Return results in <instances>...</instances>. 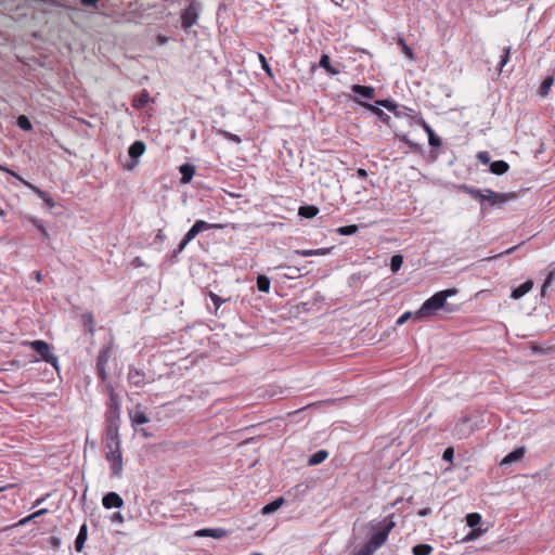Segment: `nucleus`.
<instances>
[{
  "label": "nucleus",
  "mask_w": 555,
  "mask_h": 555,
  "mask_svg": "<svg viewBox=\"0 0 555 555\" xmlns=\"http://www.w3.org/2000/svg\"><path fill=\"white\" fill-rule=\"evenodd\" d=\"M208 296L209 298L211 299V301L214 302V305L216 306V309H219L221 307V305L225 301L224 299H222L221 297H219L217 294H215L214 292H209L208 293Z\"/></svg>",
  "instance_id": "nucleus-45"
},
{
  "label": "nucleus",
  "mask_w": 555,
  "mask_h": 555,
  "mask_svg": "<svg viewBox=\"0 0 555 555\" xmlns=\"http://www.w3.org/2000/svg\"><path fill=\"white\" fill-rule=\"evenodd\" d=\"M1 371H2V370L0 369V372H1Z\"/></svg>",
  "instance_id": "nucleus-64"
},
{
  "label": "nucleus",
  "mask_w": 555,
  "mask_h": 555,
  "mask_svg": "<svg viewBox=\"0 0 555 555\" xmlns=\"http://www.w3.org/2000/svg\"><path fill=\"white\" fill-rule=\"evenodd\" d=\"M554 85V78L552 76H548L546 77L541 86H540V89H539V94L542 96V98H545L546 95H548L550 91H551V88L552 86Z\"/></svg>",
  "instance_id": "nucleus-31"
},
{
  "label": "nucleus",
  "mask_w": 555,
  "mask_h": 555,
  "mask_svg": "<svg viewBox=\"0 0 555 555\" xmlns=\"http://www.w3.org/2000/svg\"><path fill=\"white\" fill-rule=\"evenodd\" d=\"M318 214H319V208L313 205L300 206L299 210H298V215L300 217H304L307 219H311V218L315 217Z\"/></svg>",
  "instance_id": "nucleus-26"
},
{
  "label": "nucleus",
  "mask_w": 555,
  "mask_h": 555,
  "mask_svg": "<svg viewBox=\"0 0 555 555\" xmlns=\"http://www.w3.org/2000/svg\"><path fill=\"white\" fill-rule=\"evenodd\" d=\"M179 171L182 176V178H181L182 183H189V182H191V180L195 173V167L191 164H183L180 166Z\"/></svg>",
  "instance_id": "nucleus-22"
},
{
  "label": "nucleus",
  "mask_w": 555,
  "mask_h": 555,
  "mask_svg": "<svg viewBox=\"0 0 555 555\" xmlns=\"http://www.w3.org/2000/svg\"><path fill=\"white\" fill-rule=\"evenodd\" d=\"M434 548L429 544H416L412 548L413 555H430L433 553Z\"/></svg>",
  "instance_id": "nucleus-33"
},
{
  "label": "nucleus",
  "mask_w": 555,
  "mask_h": 555,
  "mask_svg": "<svg viewBox=\"0 0 555 555\" xmlns=\"http://www.w3.org/2000/svg\"><path fill=\"white\" fill-rule=\"evenodd\" d=\"M116 519H120L121 520V515L119 513L116 514Z\"/></svg>",
  "instance_id": "nucleus-61"
},
{
  "label": "nucleus",
  "mask_w": 555,
  "mask_h": 555,
  "mask_svg": "<svg viewBox=\"0 0 555 555\" xmlns=\"http://www.w3.org/2000/svg\"><path fill=\"white\" fill-rule=\"evenodd\" d=\"M102 504L106 509L120 508L124 505V500L118 493L108 492L103 496Z\"/></svg>",
  "instance_id": "nucleus-14"
},
{
  "label": "nucleus",
  "mask_w": 555,
  "mask_h": 555,
  "mask_svg": "<svg viewBox=\"0 0 555 555\" xmlns=\"http://www.w3.org/2000/svg\"><path fill=\"white\" fill-rule=\"evenodd\" d=\"M457 294L456 288H448L434 294L428 298L422 307L415 312V319L421 320L423 318L434 315L439 309L443 308L447 299Z\"/></svg>",
  "instance_id": "nucleus-1"
},
{
  "label": "nucleus",
  "mask_w": 555,
  "mask_h": 555,
  "mask_svg": "<svg viewBox=\"0 0 555 555\" xmlns=\"http://www.w3.org/2000/svg\"><path fill=\"white\" fill-rule=\"evenodd\" d=\"M453 455H454V450H453V448H451V447H450V448H447V449L444 450L443 455H442V459H443L444 461L451 462V461H452V459H453Z\"/></svg>",
  "instance_id": "nucleus-47"
},
{
  "label": "nucleus",
  "mask_w": 555,
  "mask_h": 555,
  "mask_svg": "<svg viewBox=\"0 0 555 555\" xmlns=\"http://www.w3.org/2000/svg\"><path fill=\"white\" fill-rule=\"evenodd\" d=\"M283 504H284V499L282 496L278 498L276 500L264 505L261 509V513L263 515L271 514V513L278 511Z\"/></svg>",
  "instance_id": "nucleus-29"
},
{
  "label": "nucleus",
  "mask_w": 555,
  "mask_h": 555,
  "mask_svg": "<svg viewBox=\"0 0 555 555\" xmlns=\"http://www.w3.org/2000/svg\"><path fill=\"white\" fill-rule=\"evenodd\" d=\"M331 248H318V249H296L294 254L301 257H311V256H324L330 253Z\"/></svg>",
  "instance_id": "nucleus-24"
},
{
  "label": "nucleus",
  "mask_w": 555,
  "mask_h": 555,
  "mask_svg": "<svg viewBox=\"0 0 555 555\" xmlns=\"http://www.w3.org/2000/svg\"><path fill=\"white\" fill-rule=\"evenodd\" d=\"M48 496H49V495L47 494L46 496H42V498L37 499V500L34 502V506H39L40 504H42V503L47 500V498H48Z\"/></svg>",
  "instance_id": "nucleus-57"
},
{
  "label": "nucleus",
  "mask_w": 555,
  "mask_h": 555,
  "mask_svg": "<svg viewBox=\"0 0 555 555\" xmlns=\"http://www.w3.org/2000/svg\"><path fill=\"white\" fill-rule=\"evenodd\" d=\"M357 176L361 179H365L367 177V172L363 168H358Z\"/></svg>",
  "instance_id": "nucleus-54"
},
{
  "label": "nucleus",
  "mask_w": 555,
  "mask_h": 555,
  "mask_svg": "<svg viewBox=\"0 0 555 555\" xmlns=\"http://www.w3.org/2000/svg\"><path fill=\"white\" fill-rule=\"evenodd\" d=\"M357 224L344 225L339 227L336 231L340 235H352L358 231Z\"/></svg>",
  "instance_id": "nucleus-41"
},
{
  "label": "nucleus",
  "mask_w": 555,
  "mask_h": 555,
  "mask_svg": "<svg viewBox=\"0 0 555 555\" xmlns=\"http://www.w3.org/2000/svg\"><path fill=\"white\" fill-rule=\"evenodd\" d=\"M34 224L38 228V230L46 236L48 237L49 234L46 230V228L42 225V223L36 219L33 220Z\"/></svg>",
  "instance_id": "nucleus-50"
},
{
  "label": "nucleus",
  "mask_w": 555,
  "mask_h": 555,
  "mask_svg": "<svg viewBox=\"0 0 555 555\" xmlns=\"http://www.w3.org/2000/svg\"><path fill=\"white\" fill-rule=\"evenodd\" d=\"M198 18V10L195 3H191L181 14V26L183 29L191 28L196 24Z\"/></svg>",
  "instance_id": "nucleus-13"
},
{
  "label": "nucleus",
  "mask_w": 555,
  "mask_h": 555,
  "mask_svg": "<svg viewBox=\"0 0 555 555\" xmlns=\"http://www.w3.org/2000/svg\"><path fill=\"white\" fill-rule=\"evenodd\" d=\"M426 131L428 132V142L431 146H440L441 140L439 137H437L433 129L429 126H425Z\"/></svg>",
  "instance_id": "nucleus-39"
},
{
  "label": "nucleus",
  "mask_w": 555,
  "mask_h": 555,
  "mask_svg": "<svg viewBox=\"0 0 555 555\" xmlns=\"http://www.w3.org/2000/svg\"><path fill=\"white\" fill-rule=\"evenodd\" d=\"M531 349L534 351V352H541L542 351V348H540L538 345L531 343Z\"/></svg>",
  "instance_id": "nucleus-59"
},
{
  "label": "nucleus",
  "mask_w": 555,
  "mask_h": 555,
  "mask_svg": "<svg viewBox=\"0 0 555 555\" xmlns=\"http://www.w3.org/2000/svg\"><path fill=\"white\" fill-rule=\"evenodd\" d=\"M375 551L377 550L373 547L371 543L367 541L360 548L356 550L353 555H373Z\"/></svg>",
  "instance_id": "nucleus-36"
},
{
  "label": "nucleus",
  "mask_w": 555,
  "mask_h": 555,
  "mask_svg": "<svg viewBox=\"0 0 555 555\" xmlns=\"http://www.w3.org/2000/svg\"><path fill=\"white\" fill-rule=\"evenodd\" d=\"M48 513V509L47 508H41V509H38L36 511L35 513L22 518L21 520H18L15 525L11 526L10 528H13V527H20V526H25L27 525L29 521H31L33 519L37 518V517H40L44 514Z\"/></svg>",
  "instance_id": "nucleus-28"
},
{
  "label": "nucleus",
  "mask_w": 555,
  "mask_h": 555,
  "mask_svg": "<svg viewBox=\"0 0 555 555\" xmlns=\"http://www.w3.org/2000/svg\"><path fill=\"white\" fill-rule=\"evenodd\" d=\"M517 247H518V246H513V247H511V248L506 249L505 251H502L501 254L495 255L493 258L500 257V256H502V255H509V254H512V253H513Z\"/></svg>",
  "instance_id": "nucleus-55"
},
{
  "label": "nucleus",
  "mask_w": 555,
  "mask_h": 555,
  "mask_svg": "<svg viewBox=\"0 0 555 555\" xmlns=\"http://www.w3.org/2000/svg\"><path fill=\"white\" fill-rule=\"evenodd\" d=\"M478 159L483 164H488L490 160L488 152H480L478 154Z\"/></svg>",
  "instance_id": "nucleus-52"
},
{
  "label": "nucleus",
  "mask_w": 555,
  "mask_h": 555,
  "mask_svg": "<svg viewBox=\"0 0 555 555\" xmlns=\"http://www.w3.org/2000/svg\"><path fill=\"white\" fill-rule=\"evenodd\" d=\"M395 526L396 522L393 520V514L379 521L375 527H373V529H376L377 531L369 540L371 545L376 550L382 547L386 543L388 535Z\"/></svg>",
  "instance_id": "nucleus-5"
},
{
  "label": "nucleus",
  "mask_w": 555,
  "mask_h": 555,
  "mask_svg": "<svg viewBox=\"0 0 555 555\" xmlns=\"http://www.w3.org/2000/svg\"><path fill=\"white\" fill-rule=\"evenodd\" d=\"M30 347L40 356V358L52 365H56L57 359L52 353L51 347L43 340H34L30 343Z\"/></svg>",
  "instance_id": "nucleus-8"
},
{
  "label": "nucleus",
  "mask_w": 555,
  "mask_h": 555,
  "mask_svg": "<svg viewBox=\"0 0 555 555\" xmlns=\"http://www.w3.org/2000/svg\"><path fill=\"white\" fill-rule=\"evenodd\" d=\"M115 447L117 448V450H120V440H118L117 444H115L113 441H106L105 440V449H106V451H114Z\"/></svg>",
  "instance_id": "nucleus-48"
},
{
  "label": "nucleus",
  "mask_w": 555,
  "mask_h": 555,
  "mask_svg": "<svg viewBox=\"0 0 555 555\" xmlns=\"http://www.w3.org/2000/svg\"><path fill=\"white\" fill-rule=\"evenodd\" d=\"M508 169L509 165L505 160H495L490 164V171L498 176L506 173Z\"/></svg>",
  "instance_id": "nucleus-25"
},
{
  "label": "nucleus",
  "mask_w": 555,
  "mask_h": 555,
  "mask_svg": "<svg viewBox=\"0 0 555 555\" xmlns=\"http://www.w3.org/2000/svg\"><path fill=\"white\" fill-rule=\"evenodd\" d=\"M412 317V313L411 312H404L402 315L399 317V319L397 320V324L398 325H402L404 324L410 318Z\"/></svg>",
  "instance_id": "nucleus-49"
},
{
  "label": "nucleus",
  "mask_w": 555,
  "mask_h": 555,
  "mask_svg": "<svg viewBox=\"0 0 555 555\" xmlns=\"http://www.w3.org/2000/svg\"><path fill=\"white\" fill-rule=\"evenodd\" d=\"M258 59L261 64V68L264 70V73L270 77L273 78L272 69L266 59V56L262 53H258Z\"/></svg>",
  "instance_id": "nucleus-42"
},
{
  "label": "nucleus",
  "mask_w": 555,
  "mask_h": 555,
  "mask_svg": "<svg viewBox=\"0 0 555 555\" xmlns=\"http://www.w3.org/2000/svg\"><path fill=\"white\" fill-rule=\"evenodd\" d=\"M481 521V516L478 513H470L466 516V524L468 527L474 528Z\"/></svg>",
  "instance_id": "nucleus-40"
},
{
  "label": "nucleus",
  "mask_w": 555,
  "mask_h": 555,
  "mask_svg": "<svg viewBox=\"0 0 555 555\" xmlns=\"http://www.w3.org/2000/svg\"><path fill=\"white\" fill-rule=\"evenodd\" d=\"M525 455V448L520 447L508 453L506 456L503 457L501 461V465H508L513 462L519 461Z\"/></svg>",
  "instance_id": "nucleus-20"
},
{
  "label": "nucleus",
  "mask_w": 555,
  "mask_h": 555,
  "mask_svg": "<svg viewBox=\"0 0 555 555\" xmlns=\"http://www.w3.org/2000/svg\"><path fill=\"white\" fill-rule=\"evenodd\" d=\"M112 354V348L111 347H104L100 350L98 357H96V376L102 382H105L107 379V373H106V365L108 363V360Z\"/></svg>",
  "instance_id": "nucleus-9"
},
{
  "label": "nucleus",
  "mask_w": 555,
  "mask_h": 555,
  "mask_svg": "<svg viewBox=\"0 0 555 555\" xmlns=\"http://www.w3.org/2000/svg\"><path fill=\"white\" fill-rule=\"evenodd\" d=\"M16 124L24 131H30L33 129V125H31L30 120L25 115L18 116Z\"/></svg>",
  "instance_id": "nucleus-37"
},
{
  "label": "nucleus",
  "mask_w": 555,
  "mask_h": 555,
  "mask_svg": "<svg viewBox=\"0 0 555 555\" xmlns=\"http://www.w3.org/2000/svg\"><path fill=\"white\" fill-rule=\"evenodd\" d=\"M279 268H287V266H285V264H280V267H279Z\"/></svg>",
  "instance_id": "nucleus-62"
},
{
  "label": "nucleus",
  "mask_w": 555,
  "mask_h": 555,
  "mask_svg": "<svg viewBox=\"0 0 555 555\" xmlns=\"http://www.w3.org/2000/svg\"><path fill=\"white\" fill-rule=\"evenodd\" d=\"M118 423H105V440L113 441L115 444L120 440Z\"/></svg>",
  "instance_id": "nucleus-16"
},
{
  "label": "nucleus",
  "mask_w": 555,
  "mask_h": 555,
  "mask_svg": "<svg viewBox=\"0 0 555 555\" xmlns=\"http://www.w3.org/2000/svg\"><path fill=\"white\" fill-rule=\"evenodd\" d=\"M251 555H261V554H260V553H254V554H251Z\"/></svg>",
  "instance_id": "nucleus-63"
},
{
  "label": "nucleus",
  "mask_w": 555,
  "mask_h": 555,
  "mask_svg": "<svg viewBox=\"0 0 555 555\" xmlns=\"http://www.w3.org/2000/svg\"><path fill=\"white\" fill-rule=\"evenodd\" d=\"M398 44L401 47L402 53L411 61L415 59L413 50L406 44L403 38L398 39Z\"/></svg>",
  "instance_id": "nucleus-35"
},
{
  "label": "nucleus",
  "mask_w": 555,
  "mask_h": 555,
  "mask_svg": "<svg viewBox=\"0 0 555 555\" xmlns=\"http://www.w3.org/2000/svg\"><path fill=\"white\" fill-rule=\"evenodd\" d=\"M12 487H13L12 485L0 487V492L4 491L7 489H10Z\"/></svg>",
  "instance_id": "nucleus-60"
},
{
  "label": "nucleus",
  "mask_w": 555,
  "mask_h": 555,
  "mask_svg": "<svg viewBox=\"0 0 555 555\" xmlns=\"http://www.w3.org/2000/svg\"><path fill=\"white\" fill-rule=\"evenodd\" d=\"M33 276L38 283H40L43 278L41 271H34Z\"/></svg>",
  "instance_id": "nucleus-56"
},
{
  "label": "nucleus",
  "mask_w": 555,
  "mask_h": 555,
  "mask_svg": "<svg viewBox=\"0 0 555 555\" xmlns=\"http://www.w3.org/2000/svg\"><path fill=\"white\" fill-rule=\"evenodd\" d=\"M468 193L476 199H479L480 202H488L491 206H500L507 201L515 198V193H496L492 190L486 189V190H477V189H469Z\"/></svg>",
  "instance_id": "nucleus-4"
},
{
  "label": "nucleus",
  "mask_w": 555,
  "mask_h": 555,
  "mask_svg": "<svg viewBox=\"0 0 555 555\" xmlns=\"http://www.w3.org/2000/svg\"><path fill=\"white\" fill-rule=\"evenodd\" d=\"M221 134H222L225 139H228L229 141H232V142H234V143H237V144H238V143H241V142H242V140H241V138H240V135H237V134H234V133H231V132H228V131H221Z\"/></svg>",
  "instance_id": "nucleus-46"
},
{
  "label": "nucleus",
  "mask_w": 555,
  "mask_h": 555,
  "mask_svg": "<svg viewBox=\"0 0 555 555\" xmlns=\"http://www.w3.org/2000/svg\"><path fill=\"white\" fill-rule=\"evenodd\" d=\"M81 321L88 333L94 334V317L91 312L81 314Z\"/></svg>",
  "instance_id": "nucleus-30"
},
{
  "label": "nucleus",
  "mask_w": 555,
  "mask_h": 555,
  "mask_svg": "<svg viewBox=\"0 0 555 555\" xmlns=\"http://www.w3.org/2000/svg\"><path fill=\"white\" fill-rule=\"evenodd\" d=\"M145 143L143 141L133 142L128 150V154L132 159H137L145 152Z\"/></svg>",
  "instance_id": "nucleus-21"
},
{
  "label": "nucleus",
  "mask_w": 555,
  "mask_h": 555,
  "mask_svg": "<svg viewBox=\"0 0 555 555\" xmlns=\"http://www.w3.org/2000/svg\"><path fill=\"white\" fill-rule=\"evenodd\" d=\"M554 281H555V268H554V269H552V270L547 273V275H546V278H545V281H544V283H543V285H542V288H541V295H542V296H544V294H545V292H546V288H547V287L552 284V282H554Z\"/></svg>",
  "instance_id": "nucleus-43"
},
{
  "label": "nucleus",
  "mask_w": 555,
  "mask_h": 555,
  "mask_svg": "<svg viewBox=\"0 0 555 555\" xmlns=\"http://www.w3.org/2000/svg\"><path fill=\"white\" fill-rule=\"evenodd\" d=\"M319 65L324 68L328 74L336 75L338 74V70L335 69L330 62V56L327 54H322L320 59Z\"/></svg>",
  "instance_id": "nucleus-32"
},
{
  "label": "nucleus",
  "mask_w": 555,
  "mask_h": 555,
  "mask_svg": "<svg viewBox=\"0 0 555 555\" xmlns=\"http://www.w3.org/2000/svg\"><path fill=\"white\" fill-rule=\"evenodd\" d=\"M430 512H431V511H430V508L426 507V508L421 509V511L418 512V515H420V516H427V515H429V514H430Z\"/></svg>",
  "instance_id": "nucleus-58"
},
{
  "label": "nucleus",
  "mask_w": 555,
  "mask_h": 555,
  "mask_svg": "<svg viewBox=\"0 0 555 555\" xmlns=\"http://www.w3.org/2000/svg\"><path fill=\"white\" fill-rule=\"evenodd\" d=\"M509 59H511V47H506L503 50V54L501 55V60L499 63L500 72L503 70V67L509 62Z\"/></svg>",
  "instance_id": "nucleus-44"
},
{
  "label": "nucleus",
  "mask_w": 555,
  "mask_h": 555,
  "mask_svg": "<svg viewBox=\"0 0 555 555\" xmlns=\"http://www.w3.org/2000/svg\"><path fill=\"white\" fill-rule=\"evenodd\" d=\"M480 534H481V530L480 529H474V530H472L469 532V534L466 537L465 540H467V541L474 540L477 537H479Z\"/></svg>",
  "instance_id": "nucleus-51"
},
{
  "label": "nucleus",
  "mask_w": 555,
  "mask_h": 555,
  "mask_svg": "<svg viewBox=\"0 0 555 555\" xmlns=\"http://www.w3.org/2000/svg\"><path fill=\"white\" fill-rule=\"evenodd\" d=\"M0 170L11 175L12 177L16 178L18 181H21L24 185H26L27 188H29L31 191H34L35 193H37L41 198L44 199V202L47 203V205L49 207H53L54 206V202L51 197L48 196V194L43 191H41L39 188H37L36 185L27 182L26 180H24L18 173L14 172L13 170L7 168V167H3L0 165Z\"/></svg>",
  "instance_id": "nucleus-12"
},
{
  "label": "nucleus",
  "mask_w": 555,
  "mask_h": 555,
  "mask_svg": "<svg viewBox=\"0 0 555 555\" xmlns=\"http://www.w3.org/2000/svg\"><path fill=\"white\" fill-rule=\"evenodd\" d=\"M150 100V93L147 90L144 89L140 93L134 95L132 100V106L137 109H141L147 105Z\"/></svg>",
  "instance_id": "nucleus-19"
},
{
  "label": "nucleus",
  "mask_w": 555,
  "mask_h": 555,
  "mask_svg": "<svg viewBox=\"0 0 555 555\" xmlns=\"http://www.w3.org/2000/svg\"><path fill=\"white\" fill-rule=\"evenodd\" d=\"M257 288L259 292L268 293L270 291V280L266 275L257 278Z\"/></svg>",
  "instance_id": "nucleus-34"
},
{
  "label": "nucleus",
  "mask_w": 555,
  "mask_h": 555,
  "mask_svg": "<svg viewBox=\"0 0 555 555\" xmlns=\"http://www.w3.org/2000/svg\"><path fill=\"white\" fill-rule=\"evenodd\" d=\"M229 534L228 530L223 528H205L195 531L194 535L198 538H214V539H222Z\"/></svg>",
  "instance_id": "nucleus-15"
},
{
  "label": "nucleus",
  "mask_w": 555,
  "mask_h": 555,
  "mask_svg": "<svg viewBox=\"0 0 555 555\" xmlns=\"http://www.w3.org/2000/svg\"><path fill=\"white\" fill-rule=\"evenodd\" d=\"M327 456L328 452L326 450H319L309 457L308 464L310 466L319 465L322 462H324L327 459Z\"/></svg>",
  "instance_id": "nucleus-27"
},
{
  "label": "nucleus",
  "mask_w": 555,
  "mask_h": 555,
  "mask_svg": "<svg viewBox=\"0 0 555 555\" xmlns=\"http://www.w3.org/2000/svg\"><path fill=\"white\" fill-rule=\"evenodd\" d=\"M127 378L129 384L137 388H142L149 383L153 382V378L149 376L144 371L134 366H129Z\"/></svg>",
  "instance_id": "nucleus-10"
},
{
  "label": "nucleus",
  "mask_w": 555,
  "mask_h": 555,
  "mask_svg": "<svg viewBox=\"0 0 555 555\" xmlns=\"http://www.w3.org/2000/svg\"><path fill=\"white\" fill-rule=\"evenodd\" d=\"M128 414L131 425L134 429H137L138 426L150 422V417L146 414V408L141 403H137L132 409L129 410Z\"/></svg>",
  "instance_id": "nucleus-11"
},
{
  "label": "nucleus",
  "mask_w": 555,
  "mask_h": 555,
  "mask_svg": "<svg viewBox=\"0 0 555 555\" xmlns=\"http://www.w3.org/2000/svg\"><path fill=\"white\" fill-rule=\"evenodd\" d=\"M351 90L362 98L372 100L375 96V89L371 86L352 85Z\"/></svg>",
  "instance_id": "nucleus-18"
},
{
  "label": "nucleus",
  "mask_w": 555,
  "mask_h": 555,
  "mask_svg": "<svg viewBox=\"0 0 555 555\" xmlns=\"http://www.w3.org/2000/svg\"><path fill=\"white\" fill-rule=\"evenodd\" d=\"M100 0H81V4L93 7V8L98 9V2Z\"/></svg>",
  "instance_id": "nucleus-53"
},
{
  "label": "nucleus",
  "mask_w": 555,
  "mask_h": 555,
  "mask_svg": "<svg viewBox=\"0 0 555 555\" xmlns=\"http://www.w3.org/2000/svg\"><path fill=\"white\" fill-rule=\"evenodd\" d=\"M223 225L219 223H209L204 220H197L192 228L186 232L182 241L180 242L178 246V253H181L185 246L196 237L197 234H199L203 231L211 230V229H222Z\"/></svg>",
  "instance_id": "nucleus-6"
},
{
  "label": "nucleus",
  "mask_w": 555,
  "mask_h": 555,
  "mask_svg": "<svg viewBox=\"0 0 555 555\" xmlns=\"http://www.w3.org/2000/svg\"><path fill=\"white\" fill-rule=\"evenodd\" d=\"M353 101L359 103L361 106L365 107L367 111H370L373 115H375L385 125H389L391 118L384 111H382L378 106L385 107L389 112H396L398 108V104L396 102H393L392 100H388V99L377 100V101H375V105L359 101L357 98H353Z\"/></svg>",
  "instance_id": "nucleus-3"
},
{
  "label": "nucleus",
  "mask_w": 555,
  "mask_h": 555,
  "mask_svg": "<svg viewBox=\"0 0 555 555\" xmlns=\"http://www.w3.org/2000/svg\"><path fill=\"white\" fill-rule=\"evenodd\" d=\"M87 537H88V527L86 524H83L80 527L78 535L75 540V548L77 552H81L83 550Z\"/></svg>",
  "instance_id": "nucleus-23"
},
{
  "label": "nucleus",
  "mask_w": 555,
  "mask_h": 555,
  "mask_svg": "<svg viewBox=\"0 0 555 555\" xmlns=\"http://www.w3.org/2000/svg\"><path fill=\"white\" fill-rule=\"evenodd\" d=\"M105 459L111 464V477L119 478L122 474L124 463L121 450L106 451Z\"/></svg>",
  "instance_id": "nucleus-7"
},
{
  "label": "nucleus",
  "mask_w": 555,
  "mask_h": 555,
  "mask_svg": "<svg viewBox=\"0 0 555 555\" xmlns=\"http://www.w3.org/2000/svg\"><path fill=\"white\" fill-rule=\"evenodd\" d=\"M108 400L106 402V411L104 414L105 423H118L120 424L121 415V401L119 395L116 392L112 384L106 386Z\"/></svg>",
  "instance_id": "nucleus-2"
},
{
  "label": "nucleus",
  "mask_w": 555,
  "mask_h": 555,
  "mask_svg": "<svg viewBox=\"0 0 555 555\" xmlns=\"http://www.w3.org/2000/svg\"><path fill=\"white\" fill-rule=\"evenodd\" d=\"M403 263V257L401 255H393L390 260V269L393 273L398 272Z\"/></svg>",
  "instance_id": "nucleus-38"
},
{
  "label": "nucleus",
  "mask_w": 555,
  "mask_h": 555,
  "mask_svg": "<svg viewBox=\"0 0 555 555\" xmlns=\"http://www.w3.org/2000/svg\"><path fill=\"white\" fill-rule=\"evenodd\" d=\"M532 287H533V281L527 280L526 282H524L518 287H516L512 291L511 297L513 299H520L526 294H528L532 289Z\"/></svg>",
  "instance_id": "nucleus-17"
}]
</instances>
